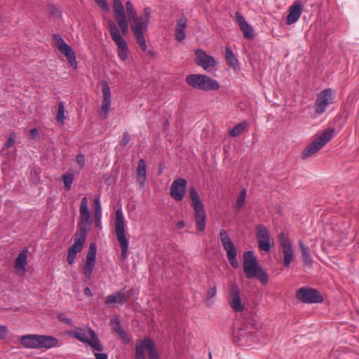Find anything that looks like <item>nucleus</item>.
<instances>
[{"label": "nucleus", "instance_id": "obj_10", "mask_svg": "<svg viewBox=\"0 0 359 359\" xmlns=\"http://www.w3.org/2000/svg\"><path fill=\"white\" fill-rule=\"evenodd\" d=\"M219 237L224 249L226 252L228 260L233 268L237 269L239 266V264L236 259L237 250L234 244L224 229L220 231Z\"/></svg>", "mask_w": 359, "mask_h": 359}, {"label": "nucleus", "instance_id": "obj_14", "mask_svg": "<svg viewBox=\"0 0 359 359\" xmlns=\"http://www.w3.org/2000/svg\"><path fill=\"white\" fill-rule=\"evenodd\" d=\"M296 297L306 304L321 303L323 298L319 292L315 289L301 287L296 292Z\"/></svg>", "mask_w": 359, "mask_h": 359}, {"label": "nucleus", "instance_id": "obj_36", "mask_svg": "<svg viewBox=\"0 0 359 359\" xmlns=\"http://www.w3.org/2000/svg\"><path fill=\"white\" fill-rule=\"evenodd\" d=\"M226 60L228 64L236 69L238 67V62L236 58L233 51L229 48H225Z\"/></svg>", "mask_w": 359, "mask_h": 359}, {"label": "nucleus", "instance_id": "obj_45", "mask_svg": "<svg viewBox=\"0 0 359 359\" xmlns=\"http://www.w3.org/2000/svg\"><path fill=\"white\" fill-rule=\"evenodd\" d=\"M140 346L135 348V359H145V353L142 352Z\"/></svg>", "mask_w": 359, "mask_h": 359}, {"label": "nucleus", "instance_id": "obj_54", "mask_svg": "<svg viewBox=\"0 0 359 359\" xmlns=\"http://www.w3.org/2000/svg\"><path fill=\"white\" fill-rule=\"evenodd\" d=\"M83 292L87 296H89V297H92L93 296V293H92L90 289L88 287H86L84 288Z\"/></svg>", "mask_w": 359, "mask_h": 359}, {"label": "nucleus", "instance_id": "obj_6", "mask_svg": "<svg viewBox=\"0 0 359 359\" xmlns=\"http://www.w3.org/2000/svg\"><path fill=\"white\" fill-rule=\"evenodd\" d=\"M115 232L118 243L121 248V258L125 259L128 249V241L126 236L125 221L121 210L116 211Z\"/></svg>", "mask_w": 359, "mask_h": 359}, {"label": "nucleus", "instance_id": "obj_4", "mask_svg": "<svg viewBox=\"0 0 359 359\" xmlns=\"http://www.w3.org/2000/svg\"><path fill=\"white\" fill-rule=\"evenodd\" d=\"M189 195L191 201V205L194 209V218L197 228L200 231H204L205 229L206 215L203 205L201 202L198 194L194 187L189 188Z\"/></svg>", "mask_w": 359, "mask_h": 359}, {"label": "nucleus", "instance_id": "obj_23", "mask_svg": "<svg viewBox=\"0 0 359 359\" xmlns=\"http://www.w3.org/2000/svg\"><path fill=\"white\" fill-rule=\"evenodd\" d=\"M101 86L102 91L101 111L104 113V118H107L111 106V89L106 81H101Z\"/></svg>", "mask_w": 359, "mask_h": 359}, {"label": "nucleus", "instance_id": "obj_55", "mask_svg": "<svg viewBox=\"0 0 359 359\" xmlns=\"http://www.w3.org/2000/svg\"><path fill=\"white\" fill-rule=\"evenodd\" d=\"M95 219H101L102 211L94 210Z\"/></svg>", "mask_w": 359, "mask_h": 359}, {"label": "nucleus", "instance_id": "obj_40", "mask_svg": "<svg viewBox=\"0 0 359 359\" xmlns=\"http://www.w3.org/2000/svg\"><path fill=\"white\" fill-rule=\"evenodd\" d=\"M126 12L128 16V20H130L137 15V13L133 7V4L130 1L126 3Z\"/></svg>", "mask_w": 359, "mask_h": 359}, {"label": "nucleus", "instance_id": "obj_22", "mask_svg": "<svg viewBox=\"0 0 359 359\" xmlns=\"http://www.w3.org/2000/svg\"><path fill=\"white\" fill-rule=\"evenodd\" d=\"M130 297V292L121 290L117 292L112 293L107 296L104 299V304L109 306L112 304H123L127 302Z\"/></svg>", "mask_w": 359, "mask_h": 359}, {"label": "nucleus", "instance_id": "obj_25", "mask_svg": "<svg viewBox=\"0 0 359 359\" xmlns=\"http://www.w3.org/2000/svg\"><path fill=\"white\" fill-rule=\"evenodd\" d=\"M140 346L142 352L144 353V350L147 349L149 353V359H157L158 354L156 350L155 344L149 337H145L143 340L137 342L136 347Z\"/></svg>", "mask_w": 359, "mask_h": 359}, {"label": "nucleus", "instance_id": "obj_3", "mask_svg": "<svg viewBox=\"0 0 359 359\" xmlns=\"http://www.w3.org/2000/svg\"><path fill=\"white\" fill-rule=\"evenodd\" d=\"M334 133V130L332 128L319 133L313 142L304 149L302 158H308L323 148L332 138Z\"/></svg>", "mask_w": 359, "mask_h": 359}, {"label": "nucleus", "instance_id": "obj_26", "mask_svg": "<svg viewBox=\"0 0 359 359\" xmlns=\"http://www.w3.org/2000/svg\"><path fill=\"white\" fill-rule=\"evenodd\" d=\"M58 343L59 340L55 337L49 335L38 334L37 349L55 348L58 346Z\"/></svg>", "mask_w": 359, "mask_h": 359}, {"label": "nucleus", "instance_id": "obj_41", "mask_svg": "<svg viewBox=\"0 0 359 359\" xmlns=\"http://www.w3.org/2000/svg\"><path fill=\"white\" fill-rule=\"evenodd\" d=\"M95 3L105 11H109V6L107 0H93Z\"/></svg>", "mask_w": 359, "mask_h": 359}, {"label": "nucleus", "instance_id": "obj_28", "mask_svg": "<svg viewBox=\"0 0 359 359\" xmlns=\"http://www.w3.org/2000/svg\"><path fill=\"white\" fill-rule=\"evenodd\" d=\"M255 332L252 331V326L248 325H242L236 331L234 332L235 337L238 341L248 343L254 336Z\"/></svg>", "mask_w": 359, "mask_h": 359}, {"label": "nucleus", "instance_id": "obj_59", "mask_svg": "<svg viewBox=\"0 0 359 359\" xmlns=\"http://www.w3.org/2000/svg\"><path fill=\"white\" fill-rule=\"evenodd\" d=\"M148 55H150V56H151V57H154V51H153V50H149V51L148 52Z\"/></svg>", "mask_w": 359, "mask_h": 359}, {"label": "nucleus", "instance_id": "obj_12", "mask_svg": "<svg viewBox=\"0 0 359 359\" xmlns=\"http://www.w3.org/2000/svg\"><path fill=\"white\" fill-rule=\"evenodd\" d=\"M53 41L54 46L67 57L70 65L76 68L77 65L76 56L71 46L65 43L64 39L58 34L53 35Z\"/></svg>", "mask_w": 359, "mask_h": 359}, {"label": "nucleus", "instance_id": "obj_18", "mask_svg": "<svg viewBox=\"0 0 359 359\" xmlns=\"http://www.w3.org/2000/svg\"><path fill=\"white\" fill-rule=\"evenodd\" d=\"M256 237L258 241L259 248L262 251L269 252L271 249L270 236L266 227L259 224L256 227Z\"/></svg>", "mask_w": 359, "mask_h": 359}, {"label": "nucleus", "instance_id": "obj_19", "mask_svg": "<svg viewBox=\"0 0 359 359\" xmlns=\"http://www.w3.org/2000/svg\"><path fill=\"white\" fill-rule=\"evenodd\" d=\"M187 189V180L183 178L175 180L170 186V195L177 201H182Z\"/></svg>", "mask_w": 359, "mask_h": 359}, {"label": "nucleus", "instance_id": "obj_46", "mask_svg": "<svg viewBox=\"0 0 359 359\" xmlns=\"http://www.w3.org/2000/svg\"><path fill=\"white\" fill-rule=\"evenodd\" d=\"M216 293H217L216 286H213L212 287H210L207 292V298L211 299V298L214 297L216 295Z\"/></svg>", "mask_w": 359, "mask_h": 359}, {"label": "nucleus", "instance_id": "obj_29", "mask_svg": "<svg viewBox=\"0 0 359 359\" xmlns=\"http://www.w3.org/2000/svg\"><path fill=\"white\" fill-rule=\"evenodd\" d=\"M187 27V19L184 15H182L177 22L175 27V39L182 42L186 37L185 30Z\"/></svg>", "mask_w": 359, "mask_h": 359}, {"label": "nucleus", "instance_id": "obj_37", "mask_svg": "<svg viewBox=\"0 0 359 359\" xmlns=\"http://www.w3.org/2000/svg\"><path fill=\"white\" fill-rule=\"evenodd\" d=\"M62 179L66 190H69L74 180V173L69 170L62 175Z\"/></svg>", "mask_w": 359, "mask_h": 359}, {"label": "nucleus", "instance_id": "obj_24", "mask_svg": "<svg viewBox=\"0 0 359 359\" xmlns=\"http://www.w3.org/2000/svg\"><path fill=\"white\" fill-rule=\"evenodd\" d=\"M235 18L240 29L243 33V36L247 39H252L255 37V34L254 29L251 25L246 22L245 18L238 11L235 13Z\"/></svg>", "mask_w": 359, "mask_h": 359}, {"label": "nucleus", "instance_id": "obj_42", "mask_svg": "<svg viewBox=\"0 0 359 359\" xmlns=\"http://www.w3.org/2000/svg\"><path fill=\"white\" fill-rule=\"evenodd\" d=\"M48 12L49 14L54 15V16H60V15L59 10L54 5H48Z\"/></svg>", "mask_w": 359, "mask_h": 359}, {"label": "nucleus", "instance_id": "obj_2", "mask_svg": "<svg viewBox=\"0 0 359 359\" xmlns=\"http://www.w3.org/2000/svg\"><path fill=\"white\" fill-rule=\"evenodd\" d=\"M107 29L109 32L111 39L117 46L118 57L122 61H126L128 56V46L125 39L120 34L119 29L115 22L112 20H109L107 21Z\"/></svg>", "mask_w": 359, "mask_h": 359}, {"label": "nucleus", "instance_id": "obj_60", "mask_svg": "<svg viewBox=\"0 0 359 359\" xmlns=\"http://www.w3.org/2000/svg\"><path fill=\"white\" fill-rule=\"evenodd\" d=\"M209 358H210V359H212V354L210 352L209 353Z\"/></svg>", "mask_w": 359, "mask_h": 359}, {"label": "nucleus", "instance_id": "obj_9", "mask_svg": "<svg viewBox=\"0 0 359 359\" xmlns=\"http://www.w3.org/2000/svg\"><path fill=\"white\" fill-rule=\"evenodd\" d=\"M229 292L227 301L229 306L235 312H243L245 310V306L242 302L241 291L236 283H229Z\"/></svg>", "mask_w": 359, "mask_h": 359}, {"label": "nucleus", "instance_id": "obj_32", "mask_svg": "<svg viewBox=\"0 0 359 359\" xmlns=\"http://www.w3.org/2000/svg\"><path fill=\"white\" fill-rule=\"evenodd\" d=\"M27 248H24L18 255L15 262V269L18 271L25 272V266L27 264Z\"/></svg>", "mask_w": 359, "mask_h": 359}, {"label": "nucleus", "instance_id": "obj_50", "mask_svg": "<svg viewBox=\"0 0 359 359\" xmlns=\"http://www.w3.org/2000/svg\"><path fill=\"white\" fill-rule=\"evenodd\" d=\"M38 135H39L38 130L36 128H33V129L30 130V131H29V137L30 139H36V137L38 136Z\"/></svg>", "mask_w": 359, "mask_h": 359}, {"label": "nucleus", "instance_id": "obj_21", "mask_svg": "<svg viewBox=\"0 0 359 359\" xmlns=\"http://www.w3.org/2000/svg\"><path fill=\"white\" fill-rule=\"evenodd\" d=\"M332 90L330 88L325 89L318 95L315 110L317 114H322L325 111L327 106L330 103V99L332 97Z\"/></svg>", "mask_w": 359, "mask_h": 359}, {"label": "nucleus", "instance_id": "obj_51", "mask_svg": "<svg viewBox=\"0 0 359 359\" xmlns=\"http://www.w3.org/2000/svg\"><path fill=\"white\" fill-rule=\"evenodd\" d=\"M14 143H15V140H14L13 137L11 136L8 139L7 142H6L5 147L6 148H9V147H12L14 144Z\"/></svg>", "mask_w": 359, "mask_h": 359}, {"label": "nucleus", "instance_id": "obj_27", "mask_svg": "<svg viewBox=\"0 0 359 359\" xmlns=\"http://www.w3.org/2000/svg\"><path fill=\"white\" fill-rule=\"evenodd\" d=\"M302 12V5L299 1H297L290 7L289 13L286 18L287 25L296 22L300 18Z\"/></svg>", "mask_w": 359, "mask_h": 359}, {"label": "nucleus", "instance_id": "obj_20", "mask_svg": "<svg viewBox=\"0 0 359 359\" xmlns=\"http://www.w3.org/2000/svg\"><path fill=\"white\" fill-rule=\"evenodd\" d=\"M195 54L196 64L201 67L203 69L208 70L210 68H212L216 66L217 62L215 58L212 56L208 55L204 50L197 49Z\"/></svg>", "mask_w": 359, "mask_h": 359}, {"label": "nucleus", "instance_id": "obj_8", "mask_svg": "<svg viewBox=\"0 0 359 359\" xmlns=\"http://www.w3.org/2000/svg\"><path fill=\"white\" fill-rule=\"evenodd\" d=\"M130 22L131 29L136 39L137 43L140 48L145 51L147 50L146 41L144 36V33L147 30L148 23L144 21L143 17H135L129 20Z\"/></svg>", "mask_w": 359, "mask_h": 359}, {"label": "nucleus", "instance_id": "obj_43", "mask_svg": "<svg viewBox=\"0 0 359 359\" xmlns=\"http://www.w3.org/2000/svg\"><path fill=\"white\" fill-rule=\"evenodd\" d=\"M57 317L60 321L63 322L64 323L67 324V325H72V320L70 318H67L65 314L59 313L57 316Z\"/></svg>", "mask_w": 359, "mask_h": 359}, {"label": "nucleus", "instance_id": "obj_53", "mask_svg": "<svg viewBox=\"0 0 359 359\" xmlns=\"http://www.w3.org/2000/svg\"><path fill=\"white\" fill-rule=\"evenodd\" d=\"M96 359H107V355L102 353H96L95 354Z\"/></svg>", "mask_w": 359, "mask_h": 359}, {"label": "nucleus", "instance_id": "obj_15", "mask_svg": "<svg viewBox=\"0 0 359 359\" xmlns=\"http://www.w3.org/2000/svg\"><path fill=\"white\" fill-rule=\"evenodd\" d=\"M79 214L80 217L78 232L88 234L90 225V215L88 208V199L86 197H83L81 200L79 208Z\"/></svg>", "mask_w": 359, "mask_h": 359}, {"label": "nucleus", "instance_id": "obj_38", "mask_svg": "<svg viewBox=\"0 0 359 359\" xmlns=\"http://www.w3.org/2000/svg\"><path fill=\"white\" fill-rule=\"evenodd\" d=\"M65 109L64 104L62 102H60L58 104V110L55 119L58 123H60L61 124H63L65 120Z\"/></svg>", "mask_w": 359, "mask_h": 359}, {"label": "nucleus", "instance_id": "obj_16", "mask_svg": "<svg viewBox=\"0 0 359 359\" xmlns=\"http://www.w3.org/2000/svg\"><path fill=\"white\" fill-rule=\"evenodd\" d=\"M96 253L97 247L95 243H90L86 255L85 264L83 266V273L85 277V282H88L91 279V275L95 266Z\"/></svg>", "mask_w": 359, "mask_h": 359}, {"label": "nucleus", "instance_id": "obj_7", "mask_svg": "<svg viewBox=\"0 0 359 359\" xmlns=\"http://www.w3.org/2000/svg\"><path fill=\"white\" fill-rule=\"evenodd\" d=\"M87 332L90 337L83 329L77 327L76 330L68 332V334L81 342L88 344L97 351H102L103 346L100 344L95 332L90 328L88 329Z\"/></svg>", "mask_w": 359, "mask_h": 359}, {"label": "nucleus", "instance_id": "obj_33", "mask_svg": "<svg viewBox=\"0 0 359 359\" xmlns=\"http://www.w3.org/2000/svg\"><path fill=\"white\" fill-rule=\"evenodd\" d=\"M147 176V165L144 159H140L137 163V180L142 187L144 186Z\"/></svg>", "mask_w": 359, "mask_h": 359}, {"label": "nucleus", "instance_id": "obj_44", "mask_svg": "<svg viewBox=\"0 0 359 359\" xmlns=\"http://www.w3.org/2000/svg\"><path fill=\"white\" fill-rule=\"evenodd\" d=\"M77 164L83 168L85 165V156L83 154H79L76 156V158Z\"/></svg>", "mask_w": 359, "mask_h": 359}, {"label": "nucleus", "instance_id": "obj_47", "mask_svg": "<svg viewBox=\"0 0 359 359\" xmlns=\"http://www.w3.org/2000/svg\"><path fill=\"white\" fill-rule=\"evenodd\" d=\"M130 139V137L129 133H124L123 135L122 140L121 142V144H122L123 146H126L128 144Z\"/></svg>", "mask_w": 359, "mask_h": 359}, {"label": "nucleus", "instance_id": "obj_56", "mask_svg": "<svg viewBox=\"0 0 359 359\" xmlns=\"http://www.w3.org/2000/svg\"><path fill=\"white\" fill-rule=\"evenodd\" d=\"M177 226L179 229H182L184 226V222L180 220L177 222Z\"/></svg>", "mask_w": 359, "mask_h": 359}, {"label": "nucleus", "instance_id": "obj_5", "mask_svg": "<svg viewBox=\"0 0 359 359\" xmlns=\"http://www.w3.org/2000/svg\"><path fill=\"white\" fill-rule=\"evenodd\" d=\"M187 83L194 88L203 90H215L219 88L216 80L204 74H190L186 77Z\"/></svg>", "mask_w": 359, "mask_h": 359}, {"label": "nucleus", "instance_id": "obj_1", "mask_svg": "<svg viewBox=\"0 0 359 359\" xmlns=\"http://www.w3.org/2000/svg\"><path fill=\"white\" fill-rule=\"evenodd\" d=\"M243 271L249 279L257 278L264 285L269 282V276L266 271L258 264L252 251H247L243 255Z\"/></svg>", "mask_w": 359, "mask_h": 359}, {"label": "nucleus", "instance_id": "obj_17", "mask_svg": "<svg viewBox=\"0 0 359 359\" xmlns=\"http://www.w3.org/2000/svg\"><path fill=\"white\" fill-rule=\"evenodd\" d=\"M86 237L87 234L78 231L74 234V243L68 248L67 261L69 264H74L76 254L82 250Z\"/></svg>", "mask_w": 359, "mask_h": 359}, {"label": "nucleus", "instance_id": "obj_58", "mask_svg": "<svg viewBox=\"0 0 359 359\" xmlns=\"http://www.w3.org/2000/svg\"><path fill=\"white\" fill-rule=\"evenodd\" d=\"M100 220L101 219H95V226L97 227H100Z\"/></svg>", "mask_w": 359, "mask_h": 359}, {"label": "nucleus", "instance_id": "obj_34", "mask_svg": "<svg viewBox=\"0 0 359 359\" xmlns=\"http://www.w3.org/2000/svg\"><path fill=\"white\" fill-rule=\"evenodd\" d=\"M248 126L249 123L247 121L241 122L236 124L231 130H229V135L232 137H238L248 130Z\"/></svg>", "mask_w": 359, "mask_h": 359}, {"label": "nucleus", "instance_id": "obj_57", "mask_svg": "<svg viewBox=\"0 0 359 359\" xmlns=\"http://www.w3.org/2000/svg\"><path fill=\"white\" fill-rule=\"evenodd\" d=\"M163 171V165L162 163L160 164L158 170V175H160L162 174Z\"/></svg>", "mask_w": 359, "mask_h": 359}, {"label": "nucleus", "instance_id": "obj_35", "mask_svg": "<svg viewBox=\"0 0 359 359\" xmlns=\"http://www.w3.org/2000/svg\"><path fill=\"white\" fill-rule=\"evenodd\" d=\"M299 245L300 248L304 263L307 266H311L313 259L310 255L309 249L305 245L304 243L302 241H299Z\"/></svg>", "mask_w": 359, "mask_h": 359}, {"label": "nucleus", "instance_id": "obj_52", "mask_svg": "<svg viewBox=\"0 0 359 359\" xmlns=\"http://www.w3.org/2000/svg\"><path fill=\"white\" fill-rule=\"evenodd\" d=\"M94 203H95V210L102 211V208H101L99 198H96L94 200Z\"/></svg>", "mask_w": 359, "mask_h": 359}, {"label": "nucleus", "instance_id": "obj_11", "mask_svg": "<svg viewBox=\"0 0 359 359\" xmlns=\"http://www.w3.org/2000/svg\"><path fill=\"white\" fill-rule=\"evenodd\" d=\"M113 11L118 28H120L123 35H126L129 26L124 7L121 0H113Z\"/></svg>", "mask_w": 359, "mask_h": 359}, {"label": "nucleus", "instance_id": "obj_39", "mask_svg": "<svg viewBox=\"0 0 359 359\" xmlns=\"http://www.w3.org/2000/svg\"><path fill=\"white\" fill-rule=\"evenodd\" d=\"M246 194H247V193H246L245 189H243L240 192V194L237 198L234 208L240 209L244 205L245 201V198H246Z\"/></svg>", "mask_w": 359, "mask_h": 359}, {"label": "nucleus", "instance_id": "obj_30", "mask_svg": "<svg viewBox=\"0 0 359 359\" xmlns=\"http://www.w3.org/2000/svg\"><path fill=\"white\" fill-rule=\"evenodd\" d=\"M20 343L24 348L37 349L38 334H27L19 338Z\"/></svg>", "mask_w": 359, "mask_h": 359}, {"label": "nucleus", "instance_id": "obj_31", "mask_svg": "<svg viewBox=\"0 0 359 359\" xmlns=\"http://www.w3.org/2000/svg\"><path fill=\"white\" fill-rule=\"evenodd\" d=\"M110 325L113 330L121 337L124 343L127 344L130 341V339L121 326L120 320L118 318L111 319L110 320Z\"/></svg>", "mask_w": 359, "mask_h": 359}, {"label": "nucleus", "instance_id": "obj_13", "mask_svg": "<svg viewBox=\"0 0 359 359\" xmlns=\"http://www.w3.org/2000/svg\"><path fill=\"white\" fill-rule=\"evenodd\" d=\"M278 242L284 256V265L289 267L294 258L292 242L284 233H280L278 235Z\"/></svg>", "mask_w": 359, "mask_h": 359}, {"label": "nucleus", "instance_id": "obj_49", "mask_svg": "<svg viewBox=\"0 0 359 359\" xmlns=\"http://www.w3.org/2000/svg\"><path fill=\"white\" fill-rule=\"evenodd\" d=\"M144 21H147V23H149V18H150V10L148 8H146L144 9Z\"/></svg>", "mask_w": 359, "mask_h": 359}, {"label": "nucleus", "instance_id": "obj_48", "mask_svg": "<svg viewBox=\"0 0 359 359\" xmlns=\"http://www.w3.org/2000/svg\"><path fill=\"white\" fill-rule=\"evenodd\" d=\"M8 334V328L6 325H0V340L3 339Z\"/></svg>", "mask_w": 359, "mask_h": 359}]
</instances>
